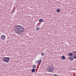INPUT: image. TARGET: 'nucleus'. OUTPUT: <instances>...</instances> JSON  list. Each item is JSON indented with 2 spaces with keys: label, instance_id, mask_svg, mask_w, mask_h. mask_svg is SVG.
Wrapping results in <instances>:
<instances>
[{
  "label": "nucleus",
  "instance_id": "nucleus-4",
  "mask_svg": "<svg viewBox=\"0 0 76 76\" xmlns=\"http://www.w3.org/2000/svg\"><path fill=\"white\" fill-rule=\"evenodd\" d=\"M6 38V37L4 35H2L1 36V38L2 39H4Z\"/></svg>",
  "mask_w": 76,
  "mask_h": 76
},
{
  "label": "nucleus",
  "instance_id": "nucleus-10",
  "mask_svg": "<svg viewBox=\"0 0 76 76\" xmlns=\"http://www.w3.org/2000/svg\"><path fill=\"white\" fill-rule=\"evenodd\" d=\"M57 12L58 13H59L60 12V9H58L57 10Z\"/></svg>",
  "mask_w": 76,
  "mask_h": 76
},
{
  "label": "nucleus",
  "instance_id": "nucleus-8",
  "mask_svg": "<svg viewBox=\"0 0 76 76\" xmlns=\"http://www.w3.org/2000/svg\"><path fill=\"white\" fill-rule=\"evenodd\" d=\"M72 54H73L72 53H69L68 56H69V57H71V56H73Z\"/></svg>",
  "mask_w": 76,
  "mask_h": 76
},
{
  "label": "nucleus",
  "instance_id": "nucleus-9",
  "mask_svg": "<svg viewBox=\"0 0 76 76\" xmlns=\"http://www.w3.org/2000/svg\"><path fill=\"white\" fill-rule=\"evenodd\" d=\"M31 72H33V73H34V72H35V69L34 68L32 69L31 70Z\"/></svg>",
  "mask_w": 76,
  "mask_h": 76
},
{
  "label": "nucleus",
  "instance_id": "nucleus-13",
  "mask_svg": "<svg viewBox=\"0 0 76 76\" xmlns=\"http://www.w3.org/2000/svg\"><path fill=\"white\" fill-rule=\"evenodd\" d=\"M45 55V54L44 53H42L41 56H44Z\"/></svg>",
  "mask_w": 76,
  "mask_h": 76
},
{
  "label": "nucleus",
  "instance_id": "nucleus-7",
  "mask_svg": "<svg viewBox=\"0 0 76 76\" xmlns=\"http://www.w3.org/2000/svg\"><path fill=\"white\" fill-rule=\"evenodd\" d=\"M61 58L62 60H65V56H62L61 57Z\"/></svg>",
  "mask_w": 76,
  "mask_h": 76
},
{
  "label": "nucleus",
  "instance_id": "nucleus-17",
  "mask_svg": "<svg viewBox=\"0 0 76 76\" xmlns=\"http://www.w3.org/2000/svg\"><path fill=\"white\" fill-rule=\"evenodd\" d=\"M74 58L75 59H76V55H75L74 56Z\"/></svg>",
  "mask_w": 76,
  "mask_h": 76
},
{
  "label": "nucleus",
  "instance_id": "nucleus-5",
  "mask_svg": "<svg viewBox=\"0 0 76 76\" xmlns=\"http://www.w3.org/2000/svg\"><path fill=\"white\" fill-rule=\"evenodd\" d=\"M42 61V60L41 59L39 60L38 61H37V63H38V64H40L41 63V62Z\"/></svg>",
  "mask_w": 76,
  "mask_h": 76
},
{
  "label": "nucleus",
  "instance_id": "nucleus-1",
  "mask_svg": "<svg viewBox=\"0 0 76 76\" xmlns=\"http://www.w3.org/2000/svg\"><path fill=\"white\" fill-rule=\"evenodd\" d=\"M24 30H25L24 28L19 25L15 26L14 28V30L15 33H16L18 34H21L23 32Z\"/></svg>",
  "mask_w": 76,
  "mask_h": 76
},
{
  "label": "nucleus",
  "instance_id": "nucleus-14",
  "mask_svg": "<svg viewBox=\"0 0 76 76\" xmlns=\"http://www.w3.org/2000/svg\"><path fill=\"white\" fill-rule=\"evenodd\" d=\"M36 29L37 30H39V28H36Z\"/></svg>",
  "mask_w": 76,
  "mask_h": 76
},
{
  "label": "nucleus",
  "instance_id": "nucleus-11",
  "mask_svg": "<svg viewBox=\"0 0 76 76\" xmlns=\"http://www.w3.org/2000/svg\"><path fill=\"white\" fill-rule=\"evenodd\" d=\"M33 68L35 69L36 68V65H34L32 66Z\"/></svg>",
  "mask_w": 76,
  "mask_h": 76
},
{
  "label": "nucleus",
  "instance_id": "nucleus-3",
  "mask_svg": "<svg viewBox=\"0 0 76 76\" xmlns=\"http://www.w3.org/2000/svg\"><path fill=\"white\" fill-rule=\"evenodd\" d=\"M53 66H49V67L48 68V71L49 72H51L53 70Z\"/></svg>",
  "mask_w": 76,
  "mask_h": 76
},
{
  "label": "nucleus",
  "instance_id": "nucleus-16",
  "mask_svg": "<svg viewBox=\"0 0 76 76\" xmlns=\"http://www.w3.org/2000/svg\"><path fill=\"white\" fill-rule=\"evenodd\" d=\"M73 53L74 54H75V53H76V51H73Z\"/></svg>",
  "mask_w": 76,
  "mask_h": 76
},
{
  "label": "nucleus",
  "instance_id": "nucleus-15",
  "mask_svg": "<svg viewBox=\"0 0 76 76\" xmlns=\"http://www.w3.org/2000/svg\"><path fill=\"white\" fill-rule=\"evenodd\" d=\"M53 76H58V75L56 74H54Z\"/></svg>",
  "mask_w": 76,
  "mask_h": 76
},
{
  "label": "nucleus",
  "instance_id": "nucleus-6",
  "mask_svg": "<svg viewBox=\"0 0 76 76\" xmlns=\"http://www.w3.org/2000/svg\"><path fill=\"white\" fill-rule=\"evenodd\" d=\"M68 58L70 60V61H73V58H72V57L70 58L69 57H68Z\"/></svg>",
  "mask_w": 76,
  "mask_h": 76
},
{
  "label": "nucleus",
  "instance_id": "nucleus-2",
  "mask_svg": "<svg viewBox=\"0 0 76 76\" xmlns=\"http://www.w3.org/2000/svg\"><path fill=\"white\" fill-rule=\"evenodd\" d=\"M9 59V57H4L3 61L6 63H9V61H10V60Z\"/></svg>",
  "mask_w": 76,
  "mask_h": 76
},
{
  "label": "nucleus",
  "instance_id": "nucleus-12",
  "mask_svg": "<svg viewBox=\"0 0 76 76\" xmlns=\"http://www.w3.org/2000/svg\"><path fill=\"white\" fill-rule=\"evenodd\" d=\"M43 20H42V19H40V20H39V22H42V21Z\"/></svg>",
  "mask_w": 76,
  "mask_h": 76
},
{
  "label": "nucleus",
  "instance_id": "nucleus-18",
  "mask_svg": "<svg viewBox=\"0 0 76 76\" xmlns=\"http://www.w3.org/2000/svg\"><path fill=\"white\" fill-rule=\"evenodd\" d=\"M12 13H14V11H13L12 12Z\"/></svg>",
  "mask_w": 76,
  "mask_h": 76
}]
</instances>
